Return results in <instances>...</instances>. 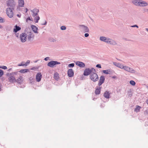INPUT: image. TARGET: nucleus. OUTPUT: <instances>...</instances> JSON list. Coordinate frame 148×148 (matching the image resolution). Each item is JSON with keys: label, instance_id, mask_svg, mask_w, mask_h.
Instances as JSON below:
<instances>
[{"label": "nucleus", "instance_id": "338daca9", "mask_svg": "<svg viewBox=\"0 0 148 148\" xmlns=\"http://www.w3.org/2000/svg\"><path fill=\"white\" fill-rule=\"evenodd\" d=\"M1 67H2V66H0V68H1Z\"/></svg>", "mask_w": 148, "mask_h": 148}, {"label": "nucleus", "instance_id": "bf43d9fd", "mask_svg": "<svg viewBox=\"0 0 148 148\" xmlns=\"http://www.w3.org/2000/svg\"><path fill=\"white\" fill-rule=\"evenodd\" d=\"M117 59L118 60H119V61H122V60H121L120 59Z\"/></svg>", "mask_w": 148, "mask_h": 148}, {"label": "nucleus", "instance_id": "39448f33", "mask_svg": "<svg viewBox=\"0 0 148 148\" xmlns=\"http://www.w3.org/2000/svg\"><path fill=\"white\" fill-rule=\"evenodd\" d=\"M123 69L131 73H134L136 72L135 70L132 68L130 66H123Z\"/></svg>", "mask_w": 148, "mask_h": 148}, {"label": "nucleus", "instance_id": "8fccbe9b", "mask_svg": "<svg viewBox=\"0 0 148 148\" xmlns=\"http://www.w3.org/2000/svg\"><path fill=\"white\" fill-rule=\"evenodd\" d=\"M89 34L87 33H85L84 34V36L85 37H87L89 36Z\"/></svg>", "mask_w": 148, "mask_h": 148}, {"label": "nucleus", "instance_id": "ea45409f", "mask_svg": "<svg viewBox=\"0 0 148 148\" xmlns=\"http://www.w3.org/2000/svg\"><path fill=\"white\" fill-rule=\"evenodd\" d=\"M60 29L62 30H64L66 29V27L65 26H62L61 27Z\"/></svg>", "mask_w": 148, "mask_h": 148}, {"label": "nucleus", "instance_id": "052dcab7", "mask_svg": "<svg viewBox=\"0 0 148 148\" xmlns=\"http://www.w3.org/2000/svg\"><path fill=\"white\" fill-rule=\"evenodd\" d=\"M146 103H147V104H148V99H147L146 101Z\"/></svg>", "mask_w": 148, "mask_h": 148}, {"label": "nucleus", "instance_id": "72a5a7b5", "mask_svg": "<svg viewBox=\"0 0 148 148\" xmlns=\"http://www.w3.org/2000/svg\"><path fill=\"white\" fill-rule=\"evenodd\" d=\"M103 73L106 74H108V69L106 70H104L103 71Z\"/></svg>", "mask_w": 148, "mask_h": 148}, {"label": "nucleus", "instance_id": "423d86ee", "mask_svg": "<svg viewBox=\"0 0 148 148\" xmlns=\"http://www.w3.org/2000/svg\"><path fill=\"white\" fill-rule=\"evenodd\" d=\"M6 13L8 17L10 18H11L13 16V12L10 8H8L6 9Z\"/></svg>", "mask_w": 148, "mask_h": 148}, {"label": "nucleus", "instance_id": "f03ea898", "mask_svg": "<svg viewBox=\"0 0 148 148\" xmlns=\"http://www.w3.org/2000/svg\"><path fill=\"white\" fill-rule=\"evenodd\" d=\"M90 78L91 80L94 82H96L99 79L98 75L95 72H92L90 74Z\"/></svg>", "mask_w": 148, "mask_h": 148}, {"label": "nucleus", "instance_id": "603ef678", "mask_svg": "<svg viewBox=\"0 0 148 148\" xmlns=\"http://www.w3.org/2000/svg\"><path fill=\"white\" fill-rule=\"evenodd\" d=\"M49 58V57H46L44 59V60L45 61H47L48 60Z\"/></svg>", "mask_w": 148, "mask_h": 148}, {"label": "nucleus", "instance_id": "5fc2aeb1", "mask_svg": "<svg viewBox=\"0 0 148 148\" xmlns=\"http://www.w3.org/2000/svg\"><path fill=\"white\" fill-rule=\"evenodd\" d=\"M112 78L113 79H115L116 78V77L115 76H113L112 77Z\"/></svg>", "mask_w": 148, "mask_h": 148}, {"label": "nucleus", "instance_id": "bb28decb", "mask_svg": "<svg viewBox=\"0 0 148 148\" xmlns=\"http://www.w3.org/2000/svg\"><path fill=\"white\" fill-rule=\"evenodd\" d=\"M106 37L105 36H100L99 38L100 40L102 41H103L104 42H106Z\"/></svg>", "mask_w": 148, "mask_h": 148}, {"label": "nucleus", "instance_id": "c85d7f7f", "mask_svg": "<svg viewBox=\"0 0 148 148\" xmlns=\"http://www.w3.org/2000/svg\"><path fill=\"white\" fill-rule=\"evenodd\" d=\"M111 38H110L108 37H107L106 39V42H105L109 44L110 43V40H111Z\"/></svg>", "mask_w": 148, "mask_h": 148}, {"label": "nucleus", "instance_id": "dca6fc26", "mask_svg": "<svg viewBox=\"0 0 148 148\" xmlns=\"http://www.w3.org/2000/svg\"><path fill=\"white\" fill-rule=\"evenodd\" d=\"M113 64L115 66L120 68L121 69H122L123 67V66L120 63H117L116 62H113Z\"/></svg>", "mask_w": 148, "mask_h": 148}, {"label": "nucleus", "instance_id": "6ab92c4d", "mask_svg": "<svg viewBox=\"0 0 148 148\" xmlns=\"http://www.w3.org/2000/svg\"><path fill=\"white\" fill-rule=\"evenodd\" d=\"M31 28L33 30V32L35 33H38L37 30L38 28L36 26L34 25H32L31 26Z\"/></svg>", "mask_w": 148, "mask_h": 148}, {"label": "nucleus", "instance_id": "49530a36", "mask_svg": "<svg viewBox=\"0 0 148 148\" xmlns=\"http://www.w3.org/2000/svg\"><path fill=\"white\" fill-rule=\"evenodd\" d=\"M131 27H136L137 28L138 27V26L137 25H136L131 26Z\"/></svg>", "mask_w": 148, "mask_h": 148}, {"label": "nucleus", "instance_id": "2eb2a0df", "mask_svg": "<svg viewBox=\"0 0 148 148\" xmlns=\"http://www.w3.org/2000/svg\"><path fill=\"white\" fill-rule=\"evenodd\" d=\"M8 76L10 77L8 79L9 81L11 83H13L15 82L16 79H15L14 77L13 76H10L9 74H8Z\"/></svg>", "mask_w": 148, "mask_h": 148}, {"label": "nucleus", "instance_id": "3c124183", "mask_svg": "<svg viewBox=\"0 0 148 148\" xmlns=\"http://www.w3.org/2000/svg\"><path fill=\"white\" fill-rule=\"evenodd\" d=\"M19 18H20L21 16V14H18L16 15Z\"/></svg>", "mask_w": 148, "mask_h": 148}, {"label": "nucleus", "instance_id": "9d476101", "mask_svg": "<svg viewBox=\"0 0 148 148\" xmlns=\"http://www.w3.org/2000/svg\"><path fill=\"white\" fill-rule=\"evenodd\" d=\"M42 77V75L40 73H37L36 75V79L37 82H39L41 81V79Z\"/></svg>", "mask_w": 148, "mask_h": 148}, {"label": "nucleus", "instance_id": "c9c22d12", "mask_svg": "<svg viewBox=\"0 0 148 148\" xmlns=\"http://www.w3.org/2000/svg\"><path fill=\"white\" fill-rule=\"evenodd\" d=\"M75 64L74 63H71L69 64L68 65V67H73L74 66Z\"/></svg>", "mask_w": 148, "mask_h": 148}, {"label": "nucleus", "instance_id": "09e8293b", "mask_svg": "<svg viewBox=\"0 0 148 148\" xmlns=\"http://www.w3.org/2000/svg\"><path fill=\"white\" fill-rule=\"evenodd\" d=\"M47 21H45V23H41V25H46L47 24Z\"/></svg>", "mask_w": 148, "mask_h": 148}, {"label": "nucleus", "instance_id": "a211bd4d", "mask_svg": "<svg viewBox=\"0 0 148 148\" xmlns=\"http://www.w3.org/2000/svg\"><path fill=\"white\" fill-rule=\"evenodd\" d=\"M18 5L20 7H23L24 2V0H18Z\"/></svg>", "mask_w": 148, "mask_h": 148}, {"label": "nucleus", "instance_id": "393cba45", "mask_svg": "<svg viewBox=\"0 0 148 148\" xmlns=\"http://www.w3.org/2000/svg\"><path fill=\"white\" fill-rule=\"evenodd\" d=\"M29 71V70L28 69H24L21 70L19 72L21 73H27Z\"/></svg>", "mask_w": 148, "mask_h": 148}, {"label": "nucleus", "instance_id": "2f4dec72", "mask_svg": "<svg viewBox=\"0 0 148 148\" xmlns=\"http://www.w3.org/2000/svg\"><path fill=\"white\" fill-rule=\"evenodd\" d=\"M5 30L6 31H10L11 29V27L10 26H7L5 27Z\"/></svg>", "mask_w": 148, "mask_h": 148}, {"label": "nucleus", "instance_id": "864d4df0", "mask_svg": "<svg viewBox=\"0 0 148 148\" xmlns=\"http://www.w3.org/2000/svg\"><path fill=\"white\" fill-rule=\"evenodd\" d=\"M12 70V68H11L9 69H8V71H11Z\"/></svg>", "mask_w": 148, "mask_h": 148}, {"label": "nucleus", "instance_id": "69168bd1", "mask_svg": "<svg viewBox=\"0 0 148 148\" xmlns=\"http://www.w3.org/2000/svg\"><path fill=\"white\" fill-rule=\"evenodd\" d=\"M146 10V11H148V9H147Z\"/></svg>", "mask_w": 148, "mask_h": 148}, {"label": "nucleus", "instance_id": "f3484780", "mask_svg": "<svg viewBox=\"0 0 148 148\" xmlns=\"http://www.w3.org/2000/svg\"><path fill=\"white\" fill-rule=\"evenodd\" d=\"M101 87L99 86L96 89L95 91V94L96 95H99L100 93Z\"/></svg>", "mask_w": 148, "mask_h": 148}, {"label": "nucleus", "instance_id": "a18cd8bd", "mask_svg": "<svg viewBox=\"0 0 148 148\" xmlns=\"http://www.w3.org/2000/svg\"><path fill=\"white\" fill-rule=\"evenodd\" d=\"M29 20L31 21V19L30 17L27 18L26 21L27 22H28Z\"/></svg>", "mask_w": 148, "mask_h": 148}, {"label": "nucleus", "instance_id": "5701e85b", "mask_svg": "<svg viewBox=\"0 0 148 148\" xmlns=\"http://www.w3.org/2000/svg\"><path fill=\"white\" fill-rule=\"evenodd\" d=\"M103 96L104 97L106 98H110V94L109 93V92L107 91L105 92Z\"/></svg>", "mask_w": 148, "mask_h": 148}, {"label": "nucleus", "instance_id": "f257e3e1", "mask_svg": "<svg viewBox=\"0 0 148 148\" xmlns=\"http://www.w3.org/2000/svg\"><path fill=\"white\" fill-rule=\"evenodd\" d=\"M132 3L134 5L140 7H145L148 5V3L143 0H132Z\"/></svg>", "mask_w": 148, "mask_h": 148}, {"label": "nucleus", "instance_id": "4d7b16f0", "mask_svg": "<svg viewBox=\"0 0 148 148\" xmlns=\"http://www.w3.org/2000/svg\"><path fill=\"white\" fill-rule=\"evenodd\" d=\"M1 84L0 83V91L1 90V87H2Z\"/></svg>", "mask_w": 148, "mask_h": 148}, {"label": "nucleus", "instance_id": "b1692460", "mask_svg": "<svg viewBox=\"0 0 148 148\" xmlns=\"http://www.w3.org/2000/svg\"><path fill=\"white\" fill-rule=\"evenodd\" d=\"M19 74L18 71H15L9 74L10 76H14V75H17Z\"/></svg>", "mask_w": 148, "mask_h": 148}, {"label": "nucleus", "instance_id": "de8ad7c7", "mask_svg": "<svg viewBox=\"0 0 148 148\" xmlns=\"http://www.w3.org/2000/svg\"><path fill=\"white\" fill-rule=\"evenodd\" d=\"M1 68H2L4 69H7V68L5 66H2V67H1Z\"/></svg>", "mask_w": 148, "mask_h": 148}, {"label": "nucleus", "instance_id": "4468645a", "mask_svg": "<svg viewBox=\"0 0 148 148\" xmlns=\"http://www.w3.org/2000/svg\"><path fill=\"white\" fill-rule=\"evenodd\" d=\"M68 75L69 77H72L74 75V72L72 69H70L68 70Z\"/></svg>", "mask_w": 148, "mask_h": 148}, {"label": "nucleus", "instance_id": "680f3d73", "mask_svg": "<svg viewBox=\"0 0 148 148\" xmlns=\"http://www.w3.org/2000/svg\"><path fill=\"white\" fill-rule=\"evenodd\" d=\"M26 10L25 12L26 13L27 12V8H26Z\"/></svg>", "mask_w": 148, "mask_h": 148}, {"label": "nucleus", "instance_id": "4c0bfd02", "mask_svg": "<svg viewBox=\"0 0 148 148\" xmlns=\"http://www.w3.org/2000/svg\"><path fill=\"white\" fill-rule=\"evenodd\" d=\"M3 75V71L0 69V77H1Z\"/></svg>", "mask_w": 148, "mask_h": 148}, {"label": "nucleus", "instance_id": "aec40b11", "mask_svg": "<svg viewBox=\"0 0 148 148\" xmlns=\"http://www.w3.org/2000/svg\"><path fill=\"white\" fill-rule=\"evenodd\" d=\"M22 77L20 75L18 79H16L15 82H16L19 84H21L23 82Z\"/></svg>", "mask_w": 148, "mask_h": 148}, {"label": "nucleus", "instance_id": "7c9ffc66", "mask_svg": "<svg viewBox=\"0 0 148 148\" xmlns=\"http://www.w3.org/2000/svg\"><path fill=\"white\" fill-rule=\"evenodd\" d=\"M114 73V71L112 70L108 69V74L112 75Z\"/></svg>", "mask_w": 148, "mask_h": 148}, {"label": "nucleus", "instance_id": "58836bf2", "mask_svg": "<svg viewBox=\"0 0 148 148\" xmlns=\"http://www.w3.org/2000/svg\"><path fill=\"white\" fill-rule=\"evenodd\" d=\"M30 63V61L29 60H28L27 61L26 63L25 64V66H27Z\"/></svg>", "mask_w": 148, "mask_h": 148}, {"label": "nucleus", "instance_id": "473e14b6", "mask_svg": "<svg viewBox=\"0 0 148 148\" xmlns=\"http://www.w3.org/2000/svg\"><path fill=\"white\" fill-rule=\"evenodd\" d=\"M130 83L132 86H134L136 84L135 82L133 80L130 81Z\"/></svg>", "mask_w": 148, "mask_h": 148}, {"label": "nucleus", "instance_id": "0eeeda50", "mask_svg": "<svg viewBox=\"0 0 148 148\" xmlns=\"http://www.w3.org/2000/svg\"><path fill=\"white\" fill-rule=\"evenodd\" d=\"M60 63L56 61H51L49 62L47 64V66L51 67H53L54 65L56 64H59Z\"/></svg>", "mask_w": 148, "mask_h": 148}, {"label": "nucleus", "instance_id": "20e7f679", "mask_svg": "<svg viewBox=\"0 0 148 148\" xmlns=\"http://www.w3.org/2000/svg\"><path fill=\"white\" fill-rule=\"evenodd\" d=\"M79 27V29L82 32H83L84 33L88 32H89V30L88 28L85 25H80Z\"/></svg>", "mask_w": 148, "mask_h": 148}, {"label": "nucleus", "instance_id": "f8f14e48", "mask_svg": "<svg viewBox=\"0 0 148 148\" xmlns=\"http://www.w3.org/2000/svg\"><path fill=\"white\" fill-rule=\"evenodd\" d=\"M31 11L32 12V15L33 16H35L38 14V13L39 12L38 9L37 8H34L32 10H31Z\"/></svg>", "mask_w": 148, "mask_h": 148}, {"label": "nucleus", "instance_id": "7ed1b4c3", "mask_svg": "<svg viewBox=\"0 0 148 148\" xmlns=\"http://www.w3.org/2000/svg\"><path fill=\"white\" fill-rule=\"evenodd\" d=\"M92 72H95V70L94 68H93L91 69L87 68L84 70V75L85 76H88L90 75Z\"/></svg>", "mask_w": 148, "mask_h": 148}, {"label": "nucleus", "instance_id": "6e6d98bb", "mask_svg": "<svg viewBox=\"0 0 148 148\" xmlns=\"http://www.w3.org/2000/svg\"><path fill=\"white\" fill-rule=\"evenodd\" d=\"M18 34H16V37H18Z\"/></svg>", "mask_w": 148, "mask_h": 148}, {"label": "nucleus", "instance_id": "1a4fd4ad", "mask_svg": "<svg viewBox=\"0 0 148 148\" xmlns=\"http://www.w3.org/2000/svg\"><path fill=\"white\" fill-rule=\"evenodd\" d=\"M16 3L13 0H9L7 3L8 6L13 8L15 5Z\"/></svg>", "mask_w": 148, "mask_h": 148}, {"label": "nucleus", "instance_id": "6e6552de", "mask_svg": "<svg viewBox=\"0 0 148 148\" xmlns=\"http://www.w3.org/2000/svg\"><path fill=\"white\" fill-rule=\"evenodd\" d=\"M20 40L21 42H24L26 41L27 35L25 33H23L20 35Z\"/></svg>", "mask_w": 148, "mask_h": 148}, {"label": "nucleus", "instance_id": "e433bc0d", "mask_svg": "<svg viewBox=\"0 0 148 148\" xmlns=\"http://www.w3.org/2000/svg\"><path fill=\"white\" fill-rule=\"evenodd\" d=\"M25 62H22L20 64H18V66H25Z\"/></svg>", "mask_w": 148, "mask_h": 148}, {"label": "nucleus", "instance_id": "0e129e2a", "mask_svg": "<svg viewBox=\"0 0 148 148\" xmlns=\"http://www.w3.org/2000/svg\"><path fill=\"white\" fill-rule=\"evenodd\" d=\"M38 61V60H37L36 61H35L34 62H37Z\"/></svg>", "mask_w": 148, "mask_h": 148}, {"label": "nucleus", "instance_id": "cd10ccee", "mask_svg": "<svg viewBox=\"0 0 148 148\" xmlns=\"http://www.w3.org/2000/svg\"><path fill=\"white\" fill-rule=\"evenodd\" d=\"M40 18L39 16L37 15L35 16L34 19V22L36 23H37L38 22V21L40 20Z\"/></svg>", "mask_w": 148, "mask_h": 148}, {"label": "nucleus", "instance_id": "9b49d317", "mask_svg": "<svg viewBox=\"0 0 148 148\" xmlns=\"http://www.w3.org/2000/svg\"><path fill=\"white\" fill-rule=\"evenodd\" d=\"M105 77L103 75L101 76L100 77L98 85L99 86H100L105 81Z\"/></svg>", "mask_w": 148, "mask_h": 148}, {"label": "nucleus", "instance_id": "13d9d810", "mask_svg": "<svg viewBox=\"0 0 148 148\" xmlns=\"http://www.w3.org/2000/svg\"><path fill=\"white\" fill-rule=\"evenodd\" d=\"M145 29L146 31L148 32V28H145Z\"/></svg>", "mask_w": 148, "mask_h": 148}, {"label": "nucleus", "instance_id": "f704fd0d", "mask_svg": "<svg viewBox=\"0 0 148 148\" xmlns=\"http://www.w3.org/2000/svg\"><path fill=\"white\" fill-rule=\"evenodd\" d=\"M50 40L51 42H56V40L55 39H54V38H51L50 39Z\"/></svg>", "mask_w": 148, "mask_h": 148}, {"label": "nucleus", "instance_id": "412c9836", "mask_svg": "<svg viewBox=\"0 0 148 148\" xmlns=\"http://www.w3.org/2000/svg\"><path fill=\"white\" fill-rule=\"evenodd\" d=\"M109 44L114 46L117 45V43L116 41L111 39Z\"/></svg>", "mask_w": 148, "mask_h": 148}, {"label": "nucleus", "instance_id": "c756f323", "mask_svg": "<svg viewBox=\"0 0 148 148\" xmlns=\"http://www.w3.org/2000/svg\"><path fill=\"white\" fill-rule=\"evenodd\" d=\"M54 77L55 79L57 80L59 77L58 74L57 73H55L54 75Z\"/></svg>", "mask_w": 148, "mask_h": 148}, {"label": "nucleus", "instance_id": "e2e57ef3", "mask_svg": "<svg viewBox=\"0 0 148 148\" xmlns=\"http://www.w3.org/2000/svg\"><path fill=\"white\" fill-rule=\"evenodd\" d=\"M2 28V26L1 25H0V29H1V28Z\"/></svg>", "mask_w": 148, "mask_h": 148}, {"label": "nucleus", "instance_id": "ddd939ff", "mask_svg": "<svg viewBox=\"0 0 148 148\" xmlns=\"http://www.w3.org/2000/svg\"><path fill=\"white\" fill-rule=\"evenodd\" d=\"M75 64L76 65L82 68H83L85 66V64L81 62L77 61L76 62Z\"/></svg>", "mask_w": 148, "mask_h": 148}, {"label": "nucleus", "instance_id": "a878e982", "mask_svg": "<svg viewBox=\"0 0 148 148\" xmlns=\"http://www.w3.org/2000/svg\"><path fill=\"white\" fill-rule=\"evenodd\" d=\"M141 107L138 106H136V108L135 109V111L136 112H139L140 111Z\"/></svg>", "mask_w": 148, "mask_h": 148}, {"label": "nucleus", "instance_id": "4be33fe9", "mask_svg": "<svg viewBox=\"0 0 148 148\" xmlns=\"http://www.w3.org/2000/svg\"><path fill=\"white\" fill-rule=\"evenodd\" d=\"M21 29L20 27L16 25L15 26V28L14 29L13 32H14L16 33L18 31L20 30Z\"/></svg>", "mask_w": 148, "mask_h": 148}, {"label": "nucleus", "instance_id": "c03bdc74", "mask_svg": "<svg viewBox=\"0 0 148 148\" xmlns=\"http://www.w3.org/2000/svg\"><path fill=\"white\" fill-rule=\"evenodd\" d=\"M96 67L99 68H101V65L100 64H97L96 65Z\"/></svg>", "mask_w": 148, "mask_h": 148}, {"label": "nucleus", "instance_id": "37998d69", "mask_svg": "<svg viewBox=\"0 0 148 148\" xmlns=\"http://www.w3.org/2000/svg\"><path fill=\"white\" fill-rule=\"evenodd\" d=\"M3 20V19L1 17H0V23H3L4 22V21Z\"/></svg>", "mask_w": 148, "mask_h": 148}, {"label": "nucleus", "instance_id": "79ce46f5", "mask_svg": "<svg viewBox=\"0 0 148 148\" xmlns=\"http://www.w3.org/2000/svg\"><path fill=\"white\" fill-rule=\"evenodd\" d=\"M27 38H28V40H31L32 37L31 36L30 34L29 35H28L27 36Z\"/></svg>", "mask_w": 148, "mask_h": 148}, {"label": "nucleus", "instance_id": "a19ab883", "mask_svg": "<svg viewBox=\"0 0 148 148\" xmlns=\"http://www.w3.org/2000/svg\"><path fill=\"white\" fill-rule=\"evenodd\" d=\"M33 80H34V78L33 77H30L29 80H30V82L31 83L33 81Z\"/></svg>", "mask_w": 148, "mask_h": 148}]
</instances>
